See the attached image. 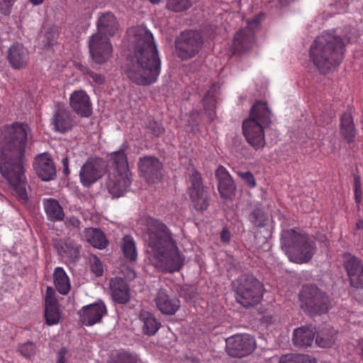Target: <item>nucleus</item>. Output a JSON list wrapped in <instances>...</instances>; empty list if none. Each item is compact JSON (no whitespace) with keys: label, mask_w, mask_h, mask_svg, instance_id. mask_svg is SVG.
I'll list each match as a JSON object with an SVG mask.
<instances>
[{"label":"nucleus","mask_w":363,"mask_h":363,"mask_svg":"<svg viewBox=\"0 0 363 363\" xmlns=\"http://www.w3.org/2000/svg\"><path fill=\"white\" fill-rule=\"evenodd\" d=\"M279 363H297L296 354H288L281 356Z\"/></svg>","instance_id":"8fccbe9b"},{"label":"nucleus","mask_w":363,"mask_h":363,"mask_svg":"<svg viewBox=\"0 0 363 363\" xmlns=\"http://www.w3.org/2000/svg\"><path fill=\"white\" fill-rule=\"evenodd\" d=\"M231 235L228 228H224L220 233V240L223 242H228L230 240Z\"/></svg>","instance_id":"864d4df0"},{"label":"nucleus","mask_w":363,"mask_h":363,"mask_svg":"<svg viewBox=\"0 0 363 363\" xmlns=\"http://www.w3.org/2000/svg\"><path fill=\"white\" fill-rule=\"evenodd\" d=\"M111 294L114 301L125 304L130 300V289L125 280L120 277H114L109 283Z\"/></svg>","instance_id":"b1692460"},{"label":"nucleus","mask_w":363,"mask_h":363,"mask_svg":"<svg viewBox=\"0 0 363 363\" xmlns=\"http://www.w3.org/2000/svg\"><path fill=\"white\" fill-rule=\"evenodd\" d=\"M45 318L48 325L57 324L61 318L59 307L45 308Z\"/></svg>","instance_id":"4c0bfd02"},{"label":"nucleus","mask_w":363,"mask_h":363,"mask_svg":"<svg viewBox=\"0 0 363 363\" xmlns=\"http://www.w3.org/2000/svg\"><path fill=\"white\" fill-rule=\"evenodd\" d=\"M106 172V165L102 159L89 158L80 169V182L84 187H90L100 179Z\"/></svg>","instance_id":"f8f14e48"},{"label":"nucleus","mask_w":363,"mask_h":363,"mask_svg":"<svg viewBox=\"0 0 363 363\" xmlns=\"http://www.w3.org/2000/svg\"><path fill=\"white\" fill-rule=\"evenodd\" d=\"M106 313V306L100 301L84 306L80 312V319L83 325L91 326L100 322Z\"/></svg>","instance_id":"412c9836"},{"label":"nucleus","mask_w":363,"mask_h":363,"mask_svg":"<svg viewBox=\"0 0 363 363\" xmlns=\"http://www.w3.org/2000/svg\"><path fill=\"white\" fill-rule=\"evenodd\" d=\"M203 45V38L196 30H185L176 38V54L182 60L196 56Z\"/></svg>","instance_id":"9d476101"},{"label":"nucleus","mask_w":363,"mask_h":363,"mask_svg":"<svg viewBox=\"0 0 363 363\" xmlns=\"http://www.w3.org/2000/svg\"><path fill=\"white\" fill-rule=\"evenodd\" d=\"M300 300L302 309L311 315L326 313L330 306L328 296L314 285L303 287Z\"/></svg>","instance_id":"1a4fd4ad"},{"label":"nucleus","mask_w":363,"mask_h":363,"mask_svg":"<svg viewBox=\"0 0 363 363\" xmlns=\"http://www.w3.org/2000/svg\"><path fill=\"white\" fill-rule=\"evenodd\" d=\"M297 363H316L314 358L307 354H296Z\"/></svg>","instance_id":"09e8293b"},{"label":"nucleus","mask_w":363,"mask_h":363,"mask_svg":"<svg viewBox=\"0 0 363 363\" xmlns=\"http://www.w3.org/2000/svg\"><path fill=\"white\" fill-rule=\"evenodd\" d=\"M15 0H0V4H5L6 7L11 6Z\"/></svg>","instance_id":"4d7b16f0"},{"label":"nucleus","mask_w":363,"mask_h":363,"mask_svg":"<svg viewBox=\"0 0 363 363\" xmlns=\"http://www.w3.org/2000/svg\"><path fill=\"white\" fill-rule=\"evenodd\" d=\"M147 130L149 133L157 137L163 134L164 131V129L161 123L154 120H151L148 122V124L147 125Z\"/></svg>","instance_id":"a18cd8bd"},{"label":"nucleus","mask_w":363,"mask_h":363,"mask_svg":"<svg viewBox=\"0 0 363 363\" xmlns=\"http://www.w3.org/2000/svg\"><path fill=\"white\" fill-rule=\"evenodd\" d=\"M59 307L58 301L55 297V289L48 286L45 296V308Z\"/></svg>","instance_id":"79ce46f5"},{"label":"nucleus","mask_w":363,"mask_h":363,"mask_svg":"<svg viewBox=\"0 0 363 363\" xmlns=\"http://www.w3.org/2000/svg\"><path fill=\"white\" fill-rule=\"evenodd\" d=\"M89 48L91 59L96 64L107 61L112 53V46L108 38L99 34H93L89 41Z\"/></svg>","instance_id":"4468645a"},{"label":"nucleus","mask_w":363,"mask_h":363,"mask_svg":"<svg viewBox=\"0 0 363 363\" xmlns=\"http://www.w3.org/2000/svg\"><path fill=\"white\" fill-rule=\"evenodd\" d=\"M53 280L57 291L66 295L70 291L71 285L69 279L62 267H56L53 272Z\"/></svg>","instance_id":"2f4dec72"},{"label":"nucleus","mask_w":363,"mask_h":363,"mask_svg":"<svg viewBox=\"0 0 363 363\" xmlns=\"http://www.w3.org/2000/svg\"><path fill=\"white\" fill-rule=\"evenodd\" d=\"M272 116L267 104L257 101L251 108L249 118L242 123L243 135L256 150L263 149L265 145L264 129L271 124Z\"/></svg>","instance_id":"39448f33"},{"label":"nucleus","mask_w":363,"mask_h":363,"mask_svg":"<svg viewBox=\"0 0 363 363\" xmlns=\"http://www.w3.org/2000/svg\"><path fill=\"white\" fill-rule=\"evenodd\" d=\"M43 206L45 211L52 220H62L65 213L62 207L55 199H47L43 200Z\"/></svg>","instance_id":"473e14b6"},{"label":"nucleus","mask_w":363,"mask_h":363,"mask_svg":"<svg viewBox=\"0 0 363 363\" xmlns=\"http://www.w3.org/2000/svg\"><path fill=\"white\" fill-rule=\"evenodd\" d=\"M126 148L127 146L123 145L119 150L115 151L111 156L115 169L108 174L106 187L114 197L123 196L131 184L127 155L125 152Z\"/></svg>","instance_id":"0eeeda50"},{"label":"nucleus","mask_w":363,"mask_h":363,"mask_svg":"<svg viewBox=\"0 0 363 363\" xmlns=\"http://www.w3.org/2000/svg\"><path fill=\"white\" fill-rule=\"evenodd\" d=\"M30 133L28 125L23 123L5 126L0 133V172L22 203L28 199L23 173L25 148Z\"/></svg>","instance_id":"f257e3e1"},{"label":"nucleus","mask_w":363,"mask_h":363,"mask_svg":"<svg viewBox=\"0 0 363 363\" xmlns=\"http://www.w3.org/2000/svg\"><path fill=\"white\" fill-rule=\"evenodd\" d=\"M260 23V16H257L247 21L245 28L239 30L235 35L232 48L235 52H242L250 49L255 42V30Z\"/></svg>","instance_id":"ddd939ff"},{"label":"nucleus","mask_w":363,"mask_h":363,"mask_svg":"<svg viewBox=\"0 0 363 363\" xmlns=\"http://www.w3.org/2000/svg\"><path fill=\"white\" fill-rule=\"evenodd\" d=\"M335 341V336L333 333L320 332L318 333L315 342L321 347H330Z\"/></svg>","instance_id":"e433bc0d"},{"label":"nucleus","mask_w":363,"mask_h":363,"mask_svg":"<svg viewBox=\"0 0 363 363\" xmlns=\"http://www.w3.org/2000/svg\"><path fill=\"white\" fill-rule=\"evenodd\" d=\"M314 337L313 330L304 326L294 330L292 341L296 347H305L311 345Z\"/></svg>","instance_id":"c85d7f7f"},{"label":"nucleus","mask_w":363,"mask_h":363,"mask_svg":"<svg viewBox=\"0 0 363 363\" xmlns=\"http://www.w3.org/2000/svg\"><path fill=\"white\" fill-rule=\"evenodd\" d=\"M62 164L63 167V173L65 175H68L69 174V159L67 157H65L62 159Z\"/></svg>","instance_id":"5fc2aeb1"},{"label":"nucleus","mask_w":363,"mask_h":363,"mask_svg":"<svg viewBox=\"0 0 363 363\" xmlns=\"http://www.w3.org/2000/svg\"><path fill=\"white\" fill-rule=\"evenodd\" d=\"M84 237L94 247L104 249L107 245L104 234L98 228H86L84 231Z\"/></svg>","instance_id":"c756f323"},{"label":"nucleus","mask_w":363,"mask_h":363,"mask_svg":"<svg viewBox=\"0 0 363 363\" xmlns=\"http://www.w3.org/2000/svg\"><path fill=\"white\" fill-rule=\"evenodd\" d=\"M65 224L74 228H79L81 221L75 216H70L67 218Z\"/></svg>","instance_id":"3c124183"},{"label":"nucleus","mask_w":363,"mask_h":363,"mask_svg":"<svg viewBox=\"0 0 363 363\" xmlns=\"http://www.w3.org/2000/svg\"><path fill=\"white\" fill-rule=\"evenodd\" d=\"M68 354L66 348L62 347L57 353V363H66L65 357Z\"/></svg>","instance_id":"603ef678"},{"label":"nucleus","mask_w":363,"mask_h":363,"mask_svg":"<svg viewBox=\"0 0 363 363\" xmlns=\"http://www.w3.org/2000/svg\"><path fill=\"white\" fill-rule=\"evenodd\" d=\"M73 123L70 111L65 106H56L51 118L55 130L65 133L71 129Z\"/></svg>","instance_id":"4be33fe9"},{"label":"nucleus","mask_w":363,"mask_h":363,"mask_svg":"<svg viewBox=\"0 0 363 363\" xmlns=\"http://www.w3.org/2000/svg\"><path fill=\"white\" fill-rule=\"evenodd\" d=\"M33 167L37 175L43 181H50L56 177V167L52 158L47 153L38 155Z\"/></svg>","instance_id":"6ab92c4d"},{"label":"nucleus","mask_w":363,"mask_h":363,"mask_svg":"<svg viewBox=\"0 0 363 363\" xmlns=\"http://www.w3.org/2000/svg\"><path fill=\"white\" fill-rule=\"evenodd\" d=\"M139 170L148 182L155 183L161 178L162 164L160 161L152 156H145L140 159Z\"/></svg>","instance_id":"dca6fc26"},{"label":"nucleus","mask_w":363,"mask_h":363,"mask_svg":"<svg viewBox=\"0 0 363 363\" xmlns=\"http://www.w3.org/2000/svg\"><path fill=\"white\" fill-rule=\"evenodd\" d=\"M121 248L125 257L129 261H135L138 257L135 242L131 235H125L121 241Z\"/></svg>","instance_id":"f704fd0d"},{"label":"nucleus","mask_w":363,"mask_h":363,"mask_svg":"<svg viewBox=\"0 0 363 363\" xmlns=\"http://www.w3.org/2000/svg\"><path fill=\"white\" fill-rule=\"evenodd\" d=\"M45 0H30V1L35 6L41 4Z\"/></svg>","instance_id":"bf43d9fd"},{"label":"nucleus","mask_w":363,"mask_h":363,"mask_svg":"<svg viewBox=\"0 0 363 363\" xmlns=\"http://www.w3.org/2000/svg\"><path fill=\"white\" fill-rule=\"evenodd\" d=\"M72 110L82 117H89L92 113V106L89 95L84 90L74 91L69 97Z\"/></svg>","instance_id":"a211bd4d"},{"label":"nucleus","mask_w":363,"mask_h":363,"mask_svg":"<svg viewBox=\"0 0 363 363\" xmlns=\"http://www.w3.org/2000/svg\"><path fill=\"white\" fill-rule=\"evenodd\" d=\"M155 302L158 310L164 315H174L180 308L179 298L164 289L159 290Z\"/></svg>","instance_id":"f3484780"},{"label":"nucleus","mask_w":363,"mask_h":363,"mask_svg":"<svg viewBox=\"0 0 363 363\" xmlns=\"http://www.w3.org/2000/svg\"><path fill=\"white\" fill-rule=\"evenodd\" d=\"M340 133L347 143H352L356 135V130L350 113H345L340 118Z\"/></svg>","instance_id":"7c9ffc66"},{"label":"nucleus","mask_w":363,"mask_h":363,"mask_svg":"<svg viewBox=\"0 0 363 363\" xmlns=\"http://www.w3.org/2000/svg\"><path fill=\"white\" fill-rule=\"evenodd\" d=\"M139 320L141 323L142 330L147 335H153L160 329L161 323L153 314L147 311H141L139 314Z\"/></svg>","instance_id":"cd10ccee"},{"label":"nucleus","mask_w":363,"mask_h":363,"mask_svg":"<svg viewBox=\"0 0 363 363\" xmlns=\"http://www.w3.org/2000/svg\"><path fill=\"white\" fill-rule=\"evenodd\" d=\"M128 34L131 52L125 69L128 77L142 86L155 82L161 65L152 34L143 26L130 28Z\"/></svg>","instance_id":"f03ea898"},{"label":"nucleus","mask_w":363,"mask_h":363,"mask_svg":"<svg viewBox=\"0 0 363 363\" xmlns=\"http://www.w3.org/2000/svg\"><path fill=\"white\" fill-rule=\"evenodd\" d=\"M354 184H355V189L357 188L358 189H360V184L358 181L356 180Z\"/></svg>","instance_id":"680f3d73"},{"label":"nucleus","mask_w":363,"mask_h":363,"mask_svg":"<svg viewBox=\"0 0 363 363\" xmlns=\"http://www.w3.org/2000/svg\"><path fill=\"white\" fill-rule=\"evenodd\" d=\"M152 4H158L161 0H149Z\"/></svg>","instance_id":"e2e57ef3"},{"label":"nucleus","mask_w":363,"mask_h":363,"mask_svg":"<svg viewBox=\"0 0 363 363\" xmlns=\"http://www.w3.org/2000/svg\"><path fill=\"white\" fill-rule=\"evenodd\" d=\"M249 220L255 227H264L269 221V216L260 206H255L249 215Z\"/></svg>","instance_id":"c9c22d12"},{"label":"nucleus","mask_w":363,"mask_h":363,"mask_svg":"<svg viewBox=\"0 0 363 363\" xmlns=\"http://www.w3.org/2000/svg\"><path fill=\"white\" fill-rule=\"evenodd\" d=\"M90 269L96 276L100 277L103 274L104 268L99 259L94 255L89 257Z\"/></svg>","instance_id":"37998d69"},{"label":"nucleus","mask_w":363,"mask_h":363,"mask_svg":"<svg viewBox=\"0 0 363 363\" xmlns=\"http://www.w3.org/2000/svg\"><path fill=\"white\" fill-rule=\"evenodd\" d=\"M35 346L31 342H27L24 344H22L18 347L19 352L26 358H30L33 357L35 354Z\"/></svg>","instance_id":"c03bdc74"},{"label":"nucleus","mask_w":363,"mask_h":363,"mask_svg":"<svg viewBox=\"0 0 363 363\" xmlns=\"http://www.w3.org/2000/svg\"><path fill=\"white\" fill-rule=\"evenodd\" d=\"M344 258V266L351 285L356 288L363 287V266L360 261L350 254L345 255Z\"/></svg>","instance_id":"aec40b11"},{"label":"nucleus","mask_w":363,"mask_h":363,"mask_svg":"<svg viewBox=\"0 0 363 363\" xmlns=\"http://www.w3.org/2000/svg\"><path fill=\"white\" fill-rule=\"evenodd\" d=\"M55 247L60 255L65 256L70 260L74 261L79 257V245L70 238L55 240Z\"/></svg>","instance_id":"bb28decb"},{"label":"nucleus","mask_w":363,"mask_h":363,"mask_svg":"<svg viewBox=\"0 0 363 363\" xmlns=\"http://www.w3.org/2000/svg\"><path fill=\"white\" fill-rule=\"evenodd\" d=\"M281 245L290 261L296 263L308 262L315 252L314 243L304 234L296 230H283Z\"/></svg>","instance_id":"423d86ee"},{"label":"nucleus","mask_w":363,"mask_h":363,"mask_svg":"<svg viewBox=\"0 0 363 363\" xmlns=\"http://www.w3.org/2000/svg\"><path fill=\"white\" fill-rule=\"evenodd\" d=\"M135 272H134V271H131V272H130V273H129V274H128V277H129L130 279H133V278H135Z\"/></svg>","instance_id":"052dcab7"},{"label":"nucleus","mask_w":363,"mask_h":363,"mask_svg":"<svg viewBox=\"0 0 363 363\" xmlns=\"http://www.w3.org/2000/svg\"><path fill=\"white\" fill-rule=\"evenodd\" d=\"M218 86L213 84L206 94L203 104L206 113L210 121H213L216 116V95L218 94Z\"/></svg>","instance_id":"72a5a7b5"},{"label":"nucleus","mask_w":363,"mask_h":363,"mask_svg":"<svg viewBox=\"0 0 363 363\" xmlns=\"http://www.w3.org/2000/svg\"><path fill=\"white\" fill-rule=\"evenodd\" d=\"M234 284L236 301L243 307L254 306L262 300L264 286L252 274L241 275Z\"/></svg>","instance_id":"6e6552de"},{"label":"nucleus","mask_w":363,"mask_h":363,"mask_svg":"<svg viewBox=\"0 0 363 363\" xmlns=\"http://www.w3.org/2000/svg\"><path fill=\"white\" fill-rule=\"evenodd\" d=\"M237 175L241 178L250 187L253 188L256 186V180L253 174L249 172L237 171Z\"/></svg>","instance_id":"49530a36"},{"label":"nucleus","mask_w":363,"mask_h":363,"mask_svg":"<svg viewBox=\"0 0 363 363\" xmlns=\"http://www.w3.org/2000/svg\"><path fill=\"white\" fill-rule=\"evenodd\" d=\"M57 38L58 32L57 28H50L45 34L44 40H43V48L46 50L51 48L57 43Z\"/></svg>","instance_id":"58836bf2"},{"label":"nucleus","mask_w":363,"mask_h":363,"mask_svg":"<svg viewBox=\"0 0 363 363\" xmlns=\"http://www.w3.org/2000/svg\"><path fill=\"white\" fill-rule=\"evenodd\" d=\"M216 177L218 182V191L223 198L230 199L236 191V186L232 177L223 166L216 171Z\"/></svg>","instance_id":"5701e85b"},{"label":"nucleus","mask_w":363,"mask_h":363,"mask_svg":"<svg viewBox=\"0 0 363 363\" xmlns=\"http://www.w3.org/2000/svg\"><path fill=\"white\" fill-rule=\"evenodd\" d=\"M189 181L190 197L195 208L200 211L206 210L208 206V196L203 189L201 174L196 171H192Z\"/></svg>","instance_id":"2eb2a0df"},{"label":"nucleus","mask_w":363,"mask_h":363,"mask_svg":"<svg viewBox=\"0 0 363 363\" xmlns=\"http://www.w3.org/2000/svg\"><path fill=\"white\" fill-rule=\"evenodd\" d=\"M355 201L357 203H359L361 201L362 191L361 189L356 188L354 190Z\"/></svg>","instance_id":"6e6d98bb"},{"label":"nucleus","mask_w":363,"mask_h":363,"mask_svg":"<svg viewBox=\"0 0 363 363\" xmlns=\"http://www.w3.org/2000/svg\"><path fill=\"white\" fill-rule=\"evenodd\" d=\"M356 227L357 229H362L363 230V220H359L356 223Z\"/></svg>","instance_id":"13d9d810"},{"label":"nucleus","mask_w":363,"mask_h":363,"mask_svg":"<svg viewBox=\"0 0 363 363\" xmlns=\"http://www.w3.org/2000/svg\"><path fill=\"white\" fill-rule=\"evenodd\" d=\"M86 74L97 84H102L104 83L105 77L101 74L94 72L91 70L86 69Z\"/></svg>","instance_id":"de8ad7c7"},{"label":"nucleus","mask_w":363,"mask_h":363,"mask_svg":"<svg viewBox=\"0 0 363 363\" xmlns=\"http://www.w3.org/2000/svg\"><path fill=\"white\" fill-rule=\"evenodd\" d=\"M111 363H138V359L128 352L120 351L118 352L116 359Z\"/></svg>","instance_id":"a19ab883"},{"label":"nucleus","mask_w":363,"mask_h":363,"mask_svg":"<svg viewBox=\"0 0 363 363\" xmlns=\"http://www.w3.org/2000/svg\"><path fill=\"white\" fill-rule=\"evenodd\" d=\"M191 6L189 0H168L167 7L175 12L186 10Z\"/></svg>","instance_id":"ea45409f"},{"label":"nucleus","mask_w":363,"mask_h":363,"mask_svg":"<svg viewBox=\"0 0 363 363\" xmlns=\"http://www.w3.org/2000/svg\"><path fill=\"white\" fill-rule=\"evenodd\" d=\"M118 23L111 12H106L99 16L97 21V30L96 34L108 38L114 35L118 30Z\"/></svg>","instance_id":"393cba45"},{"label":"nucleus","mask_w":363,"mask_h":363,"mask_svg":"<svg viewBox=\"0 0 363 363\" xmlns=\"http://www.w3.org/2000/svg\"><path fill=\"white\" fill-rule=\"evenodd\" d=\"M226 352L233 357L241 358L251 354L256 347L255 338L248 334H237L226 339Z\"/></svg>","instance_id":"9b49d317"},{"label":"nucleus","mask_w":363,"mask_h":363,"mask_svg":"<svg viewBox=\"0 0 363 363\" xmlns=\"http://www.w3.org/2000/svg\"><path fill=\"white\" fill-rule=\"evenodd\" d=\"M145 240L150 261L159 269L173 272L180 269L184 258L167 226L162 221L150 219L147 223Z\"/></svg>","instance_id":"7ed1b4c3"},{"label":"nucleus","mask_w":363,"mask_h":363,"mask_svg":"<svg viewBox=\"0 0 363 363\" xmlns=\"http://www.w3.org/2000/svg\"><path fill=\"white\" fill-rule=\"evenodd\" d=\"M7 58L12 67L21 69L27 65L28 52L22 44L14 43L8 50Z\"/></svg>","instance_id":"a878e982"},{"label":"nucleus","mask_w":363,"mask_h":363,"mask_svg":"<svg viewBox=\"0 0 363 363\" xmlns=\"http://www.w3.org/2000/svg\"><path fill=\"white\" fill-rule=\"evenodd\" d=\"M344 50L340 36L334 32H323L311 44L310 57L320 72L327 73L341 63Z\"/></svg>","instance_id":"20e7f679"}]
</instances>
